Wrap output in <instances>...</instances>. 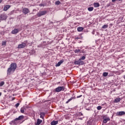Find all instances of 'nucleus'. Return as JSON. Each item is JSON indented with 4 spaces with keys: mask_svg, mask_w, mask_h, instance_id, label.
I'll return each instance as SVG.
<instances>
[{
    "mask_svg": "<svg viewBox=\"0 0 125 125\" xmlns=\"http://www.w3.org/2000/svg\"><path fill=\"white\" fill-rule=\"evenodd\" d=\"M108 28V25H104L103 27V29H107Z\"/></svg>",
    "mask_w": 125,
    "mask_h": 125,
    "instance_id": "obj_29",
    "label": "nucleus"
},
{
    "mask_svg": "<svg viewBox=\"0 0 125 125\" xmlns=\"http://www.w3.org/2000/svg\"><path fill=\"white\" fill-rule=\"evenodd\" d=\"M46 4H44L43 3H41L39 4V6H45Z\"/></svg>",
    "mask_w": 125,
    "mask_h": 125,
    "instance_id": "obj_35",
    "label": "nucleus"
},
{
    "mask_svg": "<svg viewBox=\"0 0 125 125\" xmlns=\"http://www.w3.org/2000/svg\"><path fill=\"white\" fill-rule=\"evenodd\" d=\"M18 33H19V29L16 28L13 30L11 32V33L13 34V35H16V34H18Z\"/></svg>",
    "mask_w": 125,
    "mask_h": 125,
    "instance_id": "obj_10",
    "label": "nucleus"
},
{
    "mask_svg": "<svg viewBox=\"0 0 125 125\" xmlns=\"http://www.w3.org/2000/svg\"><path fill=\"white\" fill-rule=\"evenodd\" d=\"M109 125H117V124H116V123H115V122H112L109 123Z\"/></svg>",
    "mask_w": 125,
    "mask_h": 125,
    "instance_id": "obj_30",
    "label": "nucleus"
},
{
    "mask_svg": "<svg viewBox=\"0 0 125 125\" xmlns=\"http://www.w3.org/2000/svg\"><path fill=\"white\" fill-rule=\"evenodd\" d=\"M10 8V5H6L4 6L3 11H7V10H8Z\"/></svg>",
    "mask_w": 125,
    "mask_h": 125,
    "instance_id": "obj_12",
    "label": "nucleus"
},
{
    "mask_svg": "<svg viewBox=\"0 0 125 125\" xmlns=\"http://www.w3.org/2000/svg\"><path fill=\"white\" fill-rule=\"evenodd\" d=\"M45 116V113L44 112L40 113V118H41V119H43Z\"/></svg>",
    "mask_w": 125,
    "mask_h": 125,
    "instance_id": "obj_19",
    "label": "nucleus"
},
{
    "mask_svg": "<svg viewBox=\"0 0 125 125\" xmlns=\"http://www.w3.org/2000/svg\"><path fill=\"white\" fill-rule=\"evenodd\" d=\"M88 125H94V123L93 121H89L88 122Z\"/></svg>",
    "mask_w": 125,
    "mask_h": 125,
    "instance_id": "obj_24",
    "label": "nucleus"
},
{
    "mask_svg": "<svg viewBox=\"0 0 125 125\" xmlns=\"http://www.w3.org/2000/svg\"><path fill=\"white\" fill-rule=\"evenodd\" d=\"M1 95V93H0V96Z\"/></svg>",
    "mask_w": 125,
    "mask_h": 125,
    "instance_id": "obj_47",
    "label": "nucleus"
},
{
    "mask_svg": "<svg viewBox=\"0 0 125 125\" xmlns=\"http://www.w3.org/2000/svg\"><path fill=\"white\" fill-rule=\"evenodd\" d=\"M16 68H17V64L16 63H12L10 65V67L7 69V75H10V74H11V72H12V73H14L16 70Z\"/></svg>",
    "mask_w": 125,
    "mask_h": 125,
    "instance_id": "obj_1",
    "label": "nucleus"
},
{
    "mask_svg": "<svg viewBox=\"0 0 125 125\" xmlns=\"http://www.w3.org/2000/svg\"><path fill=\"white\" fill-rule=\"evenodd\" d=\"M108 75H109V73H108V72H104L103 74V77H107V76H108Z\"/></svg>",
    "mask_w": 125,
    "mask_h": 125,
    "instance_id": "obj_26",
    "label": "nucleus"
},
{
    "mask_svg": "<svg viewBox=\"0 0 125 125\" xmlns=\"http://www.w3.org/2000/svg\"><path fill=\"white\" fill-rule=\"evenodd\" d=\"M94 9V8L93 7H90L88 8V11H92Z\"/></svg>",
    "mask_w": 125,
    "mask_h": 125,
    "instance_id": "obj_25",
    "label": "nucleus"
},
{
    "mask_svg": "<svg viewBox=\"0 0 125 125\" xmlns=\"http://www.w3.org/2000/svg\"><path fill=\"white\" fill-rule=\"evenodd\" d=\"M83 30V27H78L77 28V31L78 32H82V31Z\"/></svg>",
    "mask_w": 125,
    "mask_h": 125,
    "instance_id": "obj_21",
    "label": "nucleus"
},
{
    "mask_svg": "<svg viewBox=\"0 0 125 125\" xmlns=\"http://www.w3.org/2000/svg\"><path fill=\"white\" fill-rule=\"evenodd\" d=\"M60 3H61V2L59 0H58V1L55 2V4L56 5H59V4H60Z\"/></svg>",
    "mask_w": 125,
    "mask_h": 125,
    "instance_id": "obj_28",
    "label": "nucleus"
},
{
    "mask_svg": "<svg viewBox=\"0 0 125 125\" xmlns=\"http://www.w3.org/2000/svg\"><path fill=\"white\" fill-rule=\"evenodd\" d=\"M62 63H63V61H62L59 62L56 65V67H59V66H60V65H61Z\"/></svg>",
    "mask_w": 125,
    "mask_h": 125,
    "instance_id": "obj_22",
    "label": "nucleus"
},
{
    "mask_svg": "<svg viewBox=\"0 0 125 125\" xmlns=\"http://www.w3.org/2000/svg\"><path fill=\"white\" fill-rule=\"evenodd\" d=\"M20 105V103H17V104H15L16 108H17L18 107H19Z\"/></svg>",
    "mask_w": 125,
    "mask_h": 125,
    "instance_id": "obj_36",
    "label": "nucleus"
},
{
    "mask_svg": "<svg viewBox=\"0 0 125 125\" xmlns=\"http://www.w3.org/2000/svg\"><path fill=\"white\" fill-rule=\"evenodd\" d=\"M123 115H125V111H119L116 113L117 116H123Z\"/></svg>",
    "mask_w": 125,
    "mask_h": 125,
    "instance_id": "obj_11",
    "label": "nucleus"
},
{
    "mask_svg": "<svg viewBox=\"0 0 125 125\" xmlns=\"http://www.w3.org/2000/svg\"><path fill=\"white\" fill-rule=\"evenodd\" d=\"M103 123L104 124H107V122H109L110 121V118L109 117H103Z\"/></svg>",
    "mask_w": 125,
    "mask_h": 125,
    "instance_id": "obj_9",
    "label": "nucleus"
},
{
    "mask_svg": "<svg viewBox=\"0 0 125 125\" xmlns=\"http://www.w3.org/2000/svg\"><path fill=\"white\" fill-rule=\"evenodd\" d=\"M7 19V15L5 13H3L0 15V21H3Z\"/></svg>",
    "mask_w": 125,
    "mask_h": 125,
    "instance_id": "obj_3",
    "label": "nucleus"
},
{
    "mask_svg": "<svg viewBox=\"0 0 125 125\" xmlns=\"http://www.w3.org/2000/svg\"><path fill=\"white\" fill-rule=\"evenodd\" d=\"M107 6H110V5L107 4Z\"/></svg>",
    "mask_w": 125,
    "mask_h": 125,
    "instance_id": "obj_45",
    "label": "nucleus"
},
{
    "mask_svg": "<svg viewBox=\"0 0 125 125\" xmlns=\"http://www.w3.org/2000/svg\"><path fill=\"white\" fill-rule=\"evenodd\" d=\"M80 120H83V118H80Z\"/></svg>",
    "mask_w": 125,
    "mask_h": 125,
    "instance_id": "obj_48",
    "label": "nucleus"
},
{
    "mask_svg": "<svg viewBox=\"0 0 125 125\" xmlns=\"http://www.w3.org/2000/svg\"><path fill=\"white\" fill-rule=\"evenodd\" d=\"M19 123V121H18V120H16V118L15 120H12V121L9 122V124L11 125H18Z\"/></svg>",
    "mask_w": 125,
    "mask_h": 125,
    "instance_id": "obj_7",
    "label": "nucleus"
},
{
    "mask_svg": "<svg viewBox=\"0 0 125 125\" xmlns=\"http://www.w3.org/2000/svg\"><path fill=\"white\" fill-rule=\"evenodd\" d=\"M26 43H27V41H25L24 42L19 44L18 48H25L26 47Z\"/></svg>",
    "mask_w": 125,
    "mask_h": 125,
    "instance_id": "obj_6",
    "label": "nucleus"
},
{
    "mask_svg": "<svg viewBox=\"0 0 125 125\" xmlns=\"http://www.w3.org/2000/svg\"><path fill=\"white\" fill-rule=\"evenodd\" d=\"M124 79H125V75H124Z\"/></svg>",
    "mask_w": 125,
    "mask_h": 125,
    "instance_id": "obj_44",
    "label": "nucleus"
},
{
    "mask_svg": "<svg viewBox=\"0 0 125 125\" xmlns=\"http://www.w3.org/2000/svg\"><path fill=\"white\" fill-rule=\"evenodd\" d=\"M95 33V31H92V34H93V35H94V33Z\"/></svg>",
    "mask_w": 125,
    "mask_h": 125,
    "instance_id": "obj_42",
    "label": "nucleus"
},
{
    "mask_svg": "<svg viewBox=\"0 0 125 125\" xmlns=\"http://www.w3.org/2000/svg\"><path fill=\"white\" fill-rule=\"evenodd\" d=\"M80 59L81 60H84L85 59V56H82Z\"/></svg>",
    "mask_w": 125,
    "mask_h": 125,
    "instance_id": "obj_31",
    "label": "nucleus"
},
{
    "mask_svg": "<svg viewBox=\"0 0 125 125\" xmlns=\"http://www.w3.org/2000/svg\"><path fill=\"white\" fill-rule=\"evenodd\" d=\"M97 110H101L102 109V106H98L97 107Z\"/></svg>",
    "mask_w": 125,
    "mask_h": 125,
    "instance_id": "obj_33",
    "label": "nucleus"
},
{
    "mask_svg": "<svg viewBox=\"0 0 125 125\" xmlns=\"http://www.w3.org/2000/svg\"><path fill=\"white\" fill-rule=\"evenodd\" d=\"M75 65H83L84 62L83 61H81L80 59L78 61H75L74 62Z\"/></svg>",
    "mask_w": 125,
    "mask_h": 125,
    "instance_id": "obj_4",
    "label": "nucleus"
},
{
    "mask_svg": "<svg viewBox=\"0 0 125 125\" xmlns=\"http://www.w3.org/2000/svg\"><path fill=\"white\" fill-rule=\"evenodd\" d=\"M75 53H83V52L80 49H76L74 50Z\"/></svg>",
    "mask_w": 125,
    "mask_h": 125,
    "instance_id": "obj_16",
    "label": "nucleus"
},
{
    "mask_svg": "<svg viewBox=\"0 0 125 125\" xmlns=\"http://www.w3.org/2000/svg\"><path fill=\"white\" fill-rule=\"evenodd\" d=\"M42 120L40 119H38L37 120V123H35V125H41V124H42Z\"/></svg>",
    "mask_w": 125,
    "mask_h": 125,
    "instance_id": "obj_13",
    "label": "nucleus"
},
{
    "mask_svg": "<svg viewBox=\"0 0 125 125\" xmlns=\"http://www.w3.org/2000/svg\"><path fill=\"white\" fill-rule=\"evenodd\" d=\"M82 96H83V95H81L80 96H77V98H80L82 97Z\"/></svg>",
    "mask_w": 125,
    "mask_h": 125,
    "instance_id": "obj_39",
    "label": "nucleus"
},
{
    "mask_svg": "<svg viewBox=\"0 0 125 125\" xmlns=\"http://www.w3.org/2000/svg\"><path fill=\"white\" fill-rule=\"evenodd\" d=\"M119 0V1H121V0Z\"/></svg>",
    "mask_w": 125,
    "mask_h": 125,
    "instance_id": "obj_49",
    "label": "nucleus"
},
{
    "mask_svg": "<svg viewBox=\"0 0 125 125\" xmlns=\"http://www.w3.org/2000/svg\"><path fill=\"white\" fill-rule=\"evenodd\" d=\"M122 100V99L121 98H116L114 101V103H119Z\"/></svg>",
    "mask_w": 125,
    "mask_h": 125,
    "instance_id": "obj_15",
    "label": "nucleus"
},
{
    "mask_svg": "<svg viewBox=\"0 0 125 125\" xmlns=\"http://www.w3.org/2000/svg\"><path fill=\"white\" fill-rule=\"evenodd\" d=\"M22 108L24 109V111H26V110L28 108V107H27L26 106H23V107H22Z\"/></svg>",
    "mask_w": 125,
    "mask_h": 125,
    "instance_id": "obj_37",
    "label": "nucleus"
},
{
    "mask_svg": "<svg viewBox=\"0 0 125 125\" xmlns=\"http://www.w3.org/2000/svg\"><path fill=\"white\" fill-rule=\"evenodd\" d=\"M73 99H76V97H72L70 99H69L66 102V104H68L70 101H72Z\"/></svg>",
    "mask_w": 125,
    "mask_h": 125,
    "instance_id": "obj_18",
    "label": "nucleus"
},
{
    "mask_svg": "<svg viewBox=\"0 0 125 125\" xmlns=\"http://www.w3.org/2000/svg\"><path fill=\"white\" fill-rule=\"evenodd\" d=\"M13 13H14V11H12L11 12V14H13Z\"/></svg>",
    "mask_w": 125,
    "mask_h": 125,
    "instance_id": "obj_41",
    "label": "nucleus"
},
{
    "mask_svg": "<svg viewBox=\"0 0 125 125\" xmlns=\"http://www.w3.org/2000/svg\"><path fill=\"white\" fill-rule=\"evenodd\" d=\"M6 45V42L3 41L2 42V45Z\"/></svg>",
    "mask_w": 125,
    "mask_h": 125,
    "instance_id": "obj_32",
    "label": "nucleus"
},
{
    "mask_svg": "<svg viewBox=\"0 0 125 125\" xmlns=\"http://www.w3.org/2000/svg\"><path fill=\"white\" fill-rule=\"evenodd\" d=\"M78 115L79 116H83V113L82 112H80Z\"/></svg>",
    "mask_w": 125,
    "mask_h": 125,
    "instance_id": "obj_38",
    "label": "nucleus"
},
{
    "mask_svg": "<svg viewBox=\"0 0 125 125\" xmlns=\"http://www.w3.org/2000/svg\"><path fill=\"white\" fill-rule=\"evenodd\" d=\"M65 90V87L64 86H58L53 90L54 92H60V91H64Z\"/></svg>",
    "mask_w": 125,
    "mask_h": 125,
    "instance_id": "obj_2",
    "label": "nucleus"
},
{
    "mask_svg": "<svg viewBox=\"0 0 125 125\" xmlns=\"http://www.w3.org/2000/svg\"><path fill=\"white\" fill-rule=\"evenodd\" d=\"M94 7H99V6H100V4L98 2H95L94 3Z\"/></svg>",
    "mask_w": 125,
    "mask_h": 125,
    "instance_id": "obj_20",
    "label": "nucleus"
},
{
    "mask_svg": "<svg viewBox=\"0 0 125 125\" xmlns=\"http://www.w3.org/2000/svg\"><path fill=\"white\" fill-rule=\"evenodd\" d=\"M15 99L14 98L12 99V100H14Z\"/></svg>",
    "mask_w": 125,
    "mask_h": 125,
    "instance_id": "obj_46",
    "label": "nucleus"
},
{
    "mask_svg": "<svg viewBox=\"0 0 125 125\" xmlns=\"http://www.w3.org/2000/svg\"><path fill=\"white\" fill-rule=\"evenodd\" d=\"M22 13H23L24 14H28V13H30V10L27 8H23L22 9Z\"/></svg>",
    "mask_w": 125,
    "mask_h": 125,
    "instance_id": "obj_8",
    "label": "nucleus"
},
{
    "mask_svg": "<svg viewBox=\"0 0 125 125\" xmlns=\"http://www.w3.org/2000/svg\"><path fill=\"white\" fill-rule=\"evenodd\" d=\"M2 1V0H0V3H1Z\"/></svg>",
    "mask_w": 125,
    "mask_h": 125,
    "instance_id": "obj_43",
    "label": "nucleus"
},
{
    "mask_svg": "<svg viewBox=\"0 0 125 125\" xmlns=\"http://www.w3.org/2000/svg\"><path fill=\"white\" fill-rule=\"evenodd\" d=\"M51 125H58V121H53L50 123Z\"/></svg>",
    "mask_w": 125,
    "mask_h": 125,
    "instance_id": "obj_17",
    "label": "nucleus"
},
{
    "mask_svg": "<svg viewBox=\"0 0 125 125\" xmlns=\"http://www.w3.org/2000/svg\"><path fill=\"white\" fill-rule=\"evenodd\" d=\"M24 111H25V110H24V108H23V107H21V113H24Z\"/></svg>",
    "mask_w": 125,
    "mask_h": 125,
    "instance_id": "obj_34",
    "label": "nucleus"
},
{
    "mask_svg": "<svg viewBox=\"0 0 125 125\" xmlns=\"http://www.w3.org/2000/svg\"><path fill=\"white\" fill-rule=\"evenodd\" d=\"M4 83H5L4 81H1L0 82V86H2L3 85H4Z\"/></svg>",
    "mask_w": 125,
    "mask_h": 125,
    "instance_id": "obj_27",
    "label": "nucleus"
},
{
    "mask_svg": "<svg viewBox=\"0 0 125 125\" xmlns=\"http://www.w3.org/2000/svg\"><path fill=\"white\" fill-rule=\"evenodd\" d=\"M80 38L79 37H75V40H80Z\"/></svg>",
    "mask_w": 125,
    "mask_h": 125,
    "instance_id": "obj_40",
    "label": "nucleus"
},
{
    "mask_svg": "<svg viewBox=\"0 0 125 125\" xmlns=\"http://www.w3.org/2000/svg\"><path fill=\"white\" fill-rule=\"evenodd\" d=\"M17 121H21L22 120H24V116L23 115H21L18 118H16Z\"/></svg>",
    "mask_w": 125,
    "mask_h": 125,
    "instance_id": "obj_14",
    "label": "nucleus"
},
{
    "mask_svg": "<svg viewBox=\"0 0 125 125\" xmlns=\"http://www.w3.org/2000/svg\"><path fill=\"white\" fill-rule=\"evenodd\" d=\"M28 52L29 53V54H30V55H33V54H34L35 51L34 50H32L31 51H28Z\"/></svg>",
    "mask_w": 125,
    "mask_h": 125,
    "instance_id": "obj_23",
    "label": "nucleus"
},
{
    "mask_svg": "<svg viewBox=\"0 0 125 125\" xmlns=\"http://www.w3.org/2000/svg\"><path fill=\"white\" fill-rule=\"evenodd\" d=\"M46 13H47V11H40L39 13H37V16L38 17H41V16L45 15Z\"/></svg>",
    "mask_w": 125,
    "mask_h": 125,
    "instance_id": "obj_5",
    "label": "nucleus"
}]
</instances>
